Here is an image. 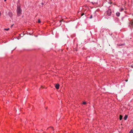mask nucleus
<instances>
[{"label":"nucleus","mask_w":133,"mask_h":133,"mask_svg":"<svg viewBox=\"0 0 133 133\" xmlns=\"http://www.w3.org/2000/svg\"><path fill=\"white\" fill-rule=\"evenodd\" d=\"M17 14L18 15H19L21 13V9L19 7H18L17 9Z\"/></svg>","instance_id":"f257e3e1"},{"label":"nucleus","mask_w":133,"mask_h":133,"mask_svg":"<svg viewBox=\"0 0 133 133\" xmlns=\"http://www.w3.org/2000/svg\"><path fill=\"white\" fill-rule=\"evenodd\" d=\"M112 13L111 10L110 9H109L107 11V14L108 16H110Z\"/></svg>","instance_id":"f03ea898"},{"label":"nucleus","mask_w":133,"mask_h":133,"mask_svg":"<svg viewBox=\"0 0 133 133\" xmlns=\"http://www.w3.org/2000/svg\"><path fill=\"white\" fill-rule=\"evenodd\" d=\"M129 26L130 28L133 27V19L129 23Z\"/></svg>","instance_id":"7ed1b4c3"},{"label":"nucleus","mask_w":133,"mask_h":133,"mask_svg":"<svg viewBox=\"0 0 133 133\" xmlns=\"http://www.w3.org/2000/svg\"><path fill=\"white\" fill-rule=\"evenodd\" d=\"M59 84H56L55 86V87L57 89H58L59 87Z\"/></svg>","instance_id":"20e7f679"},{"label":"nucleus","mask_w":133,"mask_h":133,"mask_svg":"<svg viewBox=\"0 0 133 133\" xmlns=\"http://www.w3.org/2000/svg\"><path fill=\"white\" fill-rule=\"evenodd\" d=\"M128 116L127 115H125V116L124 117V119L125 120H126L127 118H128Z\"/></svg>","instance_id":"39448f33"},{"label":"nucleus","mask_w":133,"mask_h":133,"mask_svg":"<svg viewBox=\"0 0 133 133\" xmlns=\"http://www.w3.org/2000/svg\"><path fill=\"white\" fill-rule=\"evenodd\" d=\"M120 13L119 12H117L116 14V16H119L120 15Z\"/></svg>","instance_id":"423d86ee"},{"label":"nucleus","mask_w":133,"mask_h":133,"mask_svg":"<svg viewBox=\"0 0 133 133\" xmlns=\"http://www.w3.org/2000/svg\"><path fill=\"white\" fill-rule=\"evenodd\" d=\"M122 116L121 115H120L119 116V119L120 120H121L122 118Z\"/></svg>","instance_id":"0eeeda50"},{"label":"nucleus","mask_w":133,"mask_h":133,"mask_svg":"<svg viewBox=\"0 0 133 133\" xmlns=\"http://www.w3.org/2000/svg\"><path fill=\"white\" fill-rule=\"evenodd\" d=\"M129 133H133V130H131L129 132Z\"/></svg>","instance_id":"6e6552de"},{"label":"nucleus","mask_w":133,"mask_h":133,"mask_svg":"<svg viewBox=\"0 0 133 133\" xmlns=\"http://www.w3.org/2000/svg\"><path fill=\"white\" fill-rule=\"evenodd\" d=\"M92 18V15H91L90 16V17L89 18L90 19H91Z\"/></svg>","instance_id":"1a4fd4ad"},{"label":"nucleus","mask_w":133,"mask_h":133,"mask_svg":"<svg viewBox=\"0 0 133 133\" xmlns=\"http://www.w3.org/2000/svg\"><path fill=\"white\" fill-rule=\"evenodd\" d=\"M38 23H41V21H40V20L39 19H38Z\"/></svg>","instance_id":"9d476101"},{"label":"nucleus","mask_w":133,"mask_h":133,"mask_svg":"<svg viewBox=\"0 0 133 133\" xmlns=\"http://www.w3.org/2000/svg\"><path fill=\"white\" fill-rule=\"evenodd\" d=\"M9 28L5 29L4 30H6L8 31V30H9Z\"/></svg>","instance_id":"9b49d317"},{"label":"nucleus","mask_w":133,"mask_h":133,"mask_svg":"<svg viewBox=\"0 0 133 133\" xmlns=\"http://www.w3.org/2000/svg\"><path fill=\"white\" fill-rule=\"evenodd\" d=\"M86 104V103L85 102H83V104Z\"/></svg>","instance_id":"f8f14e48"},{"label":"nucleus","mask_w":133,"mask_h":133,"mask_svg":"<svg viewBox=\"0 0 133 133\" xmlns=\"http://www.w3.org/2000/svg\"><path fill=\"white\" fill-rule=\"evenodd\" d=\"M124 44H121V45H119V44L118 45V46H122V45H124Z\"/></svg>","instance_id":"ddd939ff"},{"label":"nucleus","mask_w":133,"mask_h":133,"mask_svg":"<svg viewBox=\"0 0 133 133\" xmlns=\"http://www.w3.org/2000/svg\"><path fill=\"white\" fill-rule=\"evenodd\" d=\"M84 15V14L83 13V14H82L81 15V16H83V15Z\"/></svg>","instance_id":"4468645a"},{"label":"nucleus","mask_w":133,"mask_h":133,"mask_svg":"<svg viewBox=\"0 0 133 133\" xmlns=\"http://www.w3.org/2000/svg\"><path fill=\"white\" fill-rule=\"evenodd\" d=\"M109 3L110 4H111V2H109Z\"/></svg>","instance_id":"2eb2a0df"},{"label":"nucleus","mask_w":133,"mask_h":133,"mask_svg":"<svg viewBox=\"0 0 133 133\" xmlns=\"http://www.w3.org/2000/svg\"><path fill=\"white\" fill-rule=\"evenodd\" d=\"M51 129H53V127H51Z\"/></svg>","instance_id":"dca6fc26"},{"label":"nucleus","mask_w":133,"mask_h":133,"mask_svg":"<svg viewBox=\"0 0 133 133\" xmlns=\"http://www.w3.org/2000/svg\"><path fill=\"white\" fill-rule=\"evenodd\" d=\"M6 0H4V1L5 2Z\"/></svg>","instance_id":"f3484780"},{"label":"nucleus","mask_w":133,"mask_h":133,"mask_svg":"<svg viewBox=\"0 0 133 133\" xmlns=\"http://www.w3.org/2000/svg\"><path fill=\"white\" fill-rule=\"evenodd\" d=\"M13 25H11V27H12Z\"/></svg>","instance_id":"a211bd4d"},{"label":"nucleus","mask_w":133,"mask_h":133,"mask_svg":"<svg viewBox=\"0 0 133 133\" xmlns=\"http://www.w3.org/2000/svg\"><path fill=\"white\" fill-rule=\"evenodd\" d=\"M61 21H60V22H61Z\"/></svg>","instance_id":"6ab92c4d"},{"label":"nucleus","mask_w":133,"mask_h":133,"mask_svg":"<svg viewBox=\"0 0 133 133\" xmlns=\"http://www.w3.org/2000/svg\"><path fill=\"white\" fill-rule=\"evenodd\" d=\"M124 18H122V19H123Z\"/></svg>","instance_id":"aec40b11"}]
</instances>
